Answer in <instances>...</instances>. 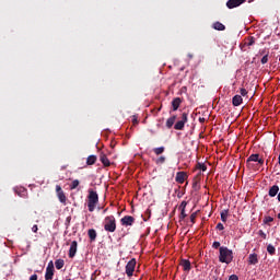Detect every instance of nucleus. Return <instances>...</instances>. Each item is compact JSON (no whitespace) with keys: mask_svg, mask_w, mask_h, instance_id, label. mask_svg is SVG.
<instances>
[{"mask_svg":"<svg viewBox=\"0 0 280 280\" xmlns=\"http://www.w3.org/2000/svg\"><path fill=\"white\" fill-rule=\"evenodd\" d=\"M187 121H189V115L187 113H183L180 119L177 122L176 115H173L167 118L166 128L170 130L174 126V130H185V124H187Z\"/></svg>","mask_w":280,"mask_h":280,"instance_id":"1","label":"nucleus"},{"mask_svg":"<svg viewBox=\"0 0 280 280\" xmlns=\"http://www.w3.org/2000/svg\"><path fill=\"white\" fill-rule=\"evenodd\" d=\"M219 261L226 265L231 264L233 261V250L226 246H221L219 248Z\"/></svg>","mask_w":280,"mask_h":280,"instance_id":"2","label":"nucleus"},{"mask_svg":"<svg viewBox=\"0 0 280 280\" xmlns=\"http://www.w3.org/2000/svg\"><path fill=\"white\" fill-rule=\"evenodd\" d=\"M97 202H100V196L97 195V191L90 189L88 195V209L90 213H93V211H95Z\"/></svg>","mask_w":280,"mask_h":280,"instance_id":"3","label":"nucleus"},{"mask_svg":"<svg viewBox=\"0 0 280 280\" xmlns=\"http://www.w3.org/2000/svg\"><path fill=\"white\" fill-rule=\"evenodd\" d=\"M104 231L107 233H115L117 231V219L115 215H107L103 221Z\"/></svg>","mask_w":280,"mask_h":280,"instance_id":"4","label":"nucleus"},{"mask_svg":"<svg viewBox=\"0 0 280 280\" xmlns=\"http://www.w3.org/2000/svg\"><path fill=\"white\" fill-rule=\"evenodd\" d=\"M137 266V259L131 258L126 265V275L127 277H132L135 275V268Z\"/></svg>","mask_w":280,"mask_h":280,"instance_id":"5","label":"nucleus"},{"mask_svg":"<svg viewBox=\"0 0 280 280\" xmlns=\"http://www.w3.org/2000/svg\"><path fill=\"white\" fill-rule=\"evenodd\" d=\"M54 272H55V268H54V261L50 260L46 267V273H45V279L46 280H51L54 279Z\"/></svg>","mask_w":280,"mask_h":280,"instance_id":"6","label":"nucleus"},{"mask_svg":"<svg viewBox=\"0 0 280 280\" xmlns=\"http://www.w3.org/2000/svg\"><path fill=\"white\" fill-rule=\"evenodd\" d=\"M56 191L59 202H61V205H67V195H65V191L62 190V187H60V185L56 186Z\"/></svg>","mask_w":280,"mask_h":280,"instance_id":"7","label":"nucleus"},{"mask_svg":"<svg viewBox=\"0 0 280 280\" xmlns=\"http://www.w3.org/2000/svg\"><path fill=\"white\" fill-rule=\"evenodd\" d=\"M121 226H132L135 224V217L125 215L120 219Z\"/></svg>","mask_w":280,"mask_h":280,"instance_id":"8","label":"nucleus"},{"mask_svg":"<svg viewBox=\"0 0 280 280\" xmlns=\"http://www.w3.org/2000/svg\"><path fill=\"white\" fill-rule=\"evenodd\" d=\"M242 3H246V0H228L226 8L233 10L234 8H240Z\"/></svg>","mask_w":280,"mask_h":280,"instance_id":"9","label":"nucleus"},{"mask_svg":"<svg viewBox=\"0 0 280 280\" xmlns=\"http://www.w3.org/2000/svg\"><path fill=\"white\" fill-rule=\"evenodd\" d=\"M187 178L186 172H177L175 176V183H178V185H183Z\"/></svg>","mask_w":280,"mask_h":280,"instance_id":"10","label":"nucleus"},{"mask_svg":"<svg viewBox=\"0 0 280 280\" xmlns=\"http://www.w3.org/2000/svg\"><path fill=\"white\" fill-rule=\"evenodd\" d=\"M75 253H78V241H72L69 248L70 259H73V257H75Z\"/></svg>","mask_w":280,"mask_h":280,"instance_id":"11","label":"nucleus"},{"mask_svg":"<svg viewBox=\"0 0 280 280\" xmlns=\"http://www.w3.org/2000/svg\"><path fill=\"white\" fill-rule=\"evenodd\" d=\"M248 264L249 266H257L259 264V256L256 253L249 254Z\"/></svg>","mask_w":280,"mask_h":280,"instance_id":"12","label":"nucleus"},{"mask_svg":"<svg viewBox=\"0 0 280 280\" xmlns=\"http://www.w3.org/2000/svg\"><path fill=\"white\" fill-rule=\"evenodd\" d=\"M179 266H182L184 272L191 270V261L189 259H182Z\"/></svg>","mask_w":280,"mask_h":280,"instance_id":"13","label":"nucleus"},{"mask_svg":"<svg viewBox=\"0 0 280 280\" xmlns=\"http://www.w3.org/2000/svg\"><path fill=\"white\" fill-rule=\"evenodd\" d=\"M242 102H244V98L240 94L234 95L232 98L233 106H242Z\"/></svg>","mask_w":280,"mask_h":280,"instance_id":"14","label":"nucleus"},{"mask_svg":"<svg viewBox=\"0 0 280 280\" xmlns=\"http://www.w3.org/2000/svg\"><path fill=\"white\" fill-rule=\"evenodd\" d=\"M100 161L104 165V167H110V160H108V156H106V154H101Z\"/></svg>","mask_w":280,"mask_h":280,"instance_id":"15","label":"nucleus"},{"mask_svg":"<svg viewBox=\"0 0 280 280\" xmlns=\"http://www.w3.org/2000/svg\"><path fill=\"white\" fill-rule=\"evenodd\" d=\"M182 100L180 97H176L172 101V107H173V110H178V108H180V104H182Z\"/></svg>","mask_w":280,"mask_h":280,"instance_id":"16","label":"nucleus"},{"mask_svg":"<svg viewBox=\"0 0 280 280\" xmlns=\"http://www.w3.org/2000/svg\"><path fill=\"white\" fill-rule=\"evenodd\" d=\"M278 194H279V186L278 185H273L269 188L270 198H275V196H277Z\"/></svg>","mask_w":280,"mask_h":280,"instance_id":"17","label":"nucleus"},{"mask_svg":"<svg viewBox=\"0 0 280 280\" xmlns=\"http://www.w3.org/2000/svg\"><path fill=\"white\" fill-rule=\"evenodd\" d=\"M88 235L90 237V242H95V240H97V231H95V229H90L88 231Z\"/></svg>","mask_w":280,"mask_h":280,"instance_id":"18","label":"nucleus"},{"mask_svg":"<svg viewBox=\"0 0 280 280\" xmlns=\"http://www.w3.org/2000/svg\"><path fill=\"white\" fill-rule=\"evenodd\" d=\"M213 30H217L218 32H224V30H226V26L222 24V22H214Z\"/></svg>","mask_w":280,"mask_h":280,"instance_id":"19","label":"nucleus"},{"mask_svg":"<svg viewBox=\"0 0 280 280\" xmlns=\"http://www.w3.org/2000/svg\"><path fill=\"white\" fill-rule=\"evenodd\" d=\"M55 267L57 270H62L65 268V260L62 258H59L55 261Z\"/></svg>","mask_w":280,"mask_h":280,"instance_id":"20","label":"nucleus"},{"mask_svg":"<svg viewBox=\"0 0 280 280\" xmlns=\"http://www.w3.org/2000/svg\"><path fill=\"white\" fill-rule=\"evenodd\" d=\"M96 161H97V156L96 155H90L86 159V165H95Z\"/></svg>","mask_w":280,"mask_h":280,"instance_id":"21","label":"nucleus"},{"mask_svg":"<svg viewBox=\"0 0 280 280\" xmlns=\"http://www.w3.org/2000/svg\"><path fill=\"white\" fill-rule=\"evenodd\" d=\"M257 161H259V154L255 153V154H252L248 159H247V163H257Z\"/></svg>","mask_w":280,"mask_h":280,"instance_id":"22","label":"nucleus"},{"mask_svg":"<svg viewBox=\"0 0 280 280\" xmlns=\"http://www.w3.org/2000/svg\"><path fill=\"white\" fill-rule=\"evenodd\" d=\"M154 154H156V156L163 154V152H165V147H158L153 149Z\"/></svg>","mask_w":280,"mask_h":280,"instance_id":"23","label":"nucleus"},{"mask_svg":"<svg viewBox=\"0 0 280 280\" xmlns=\"http://www.w3.org/2000/svg\"><path fill=\"white\" fill-rule=\"evenodd\" d=\"M165 161H166V158L164 155H162L160 158H156L154 160V163H155V165H163L165 163Z\"/></svg>","mask_w":280,"mask_h":280,"instance_id":"24","label":"nucleus"},{"mask_svg":"<svg viewBox=\"0 0 280 280\" xmlns=\"http://www.w3.org/2000/svg\"><path fill=\"white\" fill-rule=\"evenodd\" d=\"M267 253H269L272 256L275 255V253H277V248H275L272 244H269L267 246Z\"/></svg>","mask_w":280,"mask_h":280,"instance_id":"25","label":"nucleus"},{"mask_svg":"<svg viewBox=\"0 0 280 280\" xmlns=\"http://www.w3.org/2000/svg\"><path fill=\"white\" fill-rule=\"evenodd\" d=\"M196 167L197 170H201V172H207V165L205 163L198 162Z\"/></svg>","mask_w":280,"mask_h":280,"instance_id":"26","label":"nucleus"},{"mask_svg":"<svg viewBox=\"0 0 280 280\" xmlns=\"http://www.w3.org/2000/svg\"><path fill=\"white\" fill-rule=\"evenodd\" d=\"M228 218H229V210H223V211L221 212V220H222L223 222H226Z\"/></svg>","mask_w":280,"mask_h":280,"instance_id":"27","label":"nucleus"},{"mask_svg":"<svg viewBox=\"0 0 280 280\" xmlns=\"http://www.w3.org/2000/svg\"><path fill=\"white\" fill-rule=\"evenodd\" d=\"M80 185V180L78 179H74L72 180L71 185H70V189L73 190V189H78V186Z\"/></svg>","mask_w":280,"mask_h":280,"instance_id":"28","label":"nucleus"},{"mask_svg":"<svg viewBox=\"0 0 280 280\" xmlns=\"http://www.w3.org/2000/svg\"><path fill=\"white\" fill-rule=\"evenodd\" d=\"M270 222H275V218L272 217H265L262 220L264 224H270Z\"/></svg>","mask_w":280,"mask_h":280,"instance_id":"29","label":"nucleus"},{"mask_svg":"<svg viewBox=\"0 0 280 280\" xmlns=\"http://www.w3.org/2000/svg\"><path fill=\"white\" fill-rule=\"evenodd\" d=\"M254 44H255V37L253 36L248 37L246 42L247 47H253Z\"/></svg>","mask_w":280,"mask_h":280,"instance_id":"30","label":"nucleus"},{"mask_svg":"<svg viewBox=\"0 0 280 280\" xmlns=\"http://www.w3.org/2000/svg\"><path fill=\"white\" fill-rule=\"evenodd\" d=\"M198 215V212H192L190 214V222H191V225L196 224V218Z\"/></svg>","mask_w":280,"mask_h":280,"instance_id":"31","label":"nucleus"},{"mask_svg":"<svg viewBox=\"0 0 280 280\" xmlns=\"http://www.w3.org/2000/svg\"><path fill=\"white\" fill-rule=\"evenodd\" d=\"M65 226H66V229H69L71 226V215L66 218Z\"/></svg>","mask_w":280,"mask_h":280,"instance_id":"32","label":"nucleus"},{"mask_svg":"<svg viewBox=\"0 0 280 280\" xmlns=\"http://www.w3.org/2000/svg\"><path fill=\"white\" fill-rule=\"evenodd\" d=\"M268 54H266L265 56H262V58H261V60H260V62H261V65H268Z\"/></svg>","mask_w":280,"mask_h":280,"instance_id":"33","label":"nucleus"},{"mask_svg":"<svg viewBox=\"0 0 280 280\" xmlns=\"http://www.w3.org/2000/svg\"><path fill=\"white\" fill-rule=\"evenodd\" d=\"M240 93H241V97H246V95H248V91L246 89H244V88H242L240 90Z\"/></svg>","mask_w":280,"mask_h":280,"instance_id":"34","label":"nucleus"},{"mask_svg":"<svg viewBox=\"0 0 280 280\" xmlns=\"http://www.w3.org/2000/svg\"><path fill=\"white\" fill-rule=\"evenodd\" d=\"M266 54H268V55L270 54V52L268 51V49H266V48L258 51V55H259V56H262V57L266 56Z\"/></svg>","mask_w":280,"mask_h":280,"instance_id":"35","label":"nucleus"},{"mask_svg":"<svg viewBox=\"0 0 280 280\" xmlns=\"http://www.w3.org/2000/svg\"><path fill=\"white\" fill-rule=\"evenodd\" d=\"M187 209V201H182L180 205H179V210H185Z\"/></svg>","mask_w":280,"mask_h":280,"instance_id":"36","label":"nucleus"},{"mask_svg":"<svg viewBox=\"0 0 280 280\" xmlns=\"http://www.w3.org/2000/svg\"><path fill=\"white\" fill-rule=\"evenodd\" d=\"M179 211H180L179 219L185 220V218H187V213L185 212V210H179Z\"/></svg>","mask_w":280,"mask_h":280,"instance_id":"37","label":"nucleus"},{"mask_svg":"<svg viewBox=\"0 0 280 280\" xmlns=\"http://www.w3.org/2000/svg\"><path fill=\"white\" fill-rule=\"evenodd\" d=\"M258 235H259L260 237H262V240H266V237H267L266 232H264V230H259V231H258Z\"/></svg>","mask_w":280,"mask_h":280,"instance_id":"38","label":"nucleus"},{"mask_svg":"<svg viewBox=\"0 0 280 280\" xmlns=\"http://www.w3.org/2000/svg\"><path fill=\"white\" fill-rule=\"evenodd\" d=\"M217 231H224V224L218 223L217 224Z\"/></svg>","mask_w":280,"mask_h":280,"instance_id":"39","label":"nucleus"},{"mask_svg":"<svg viewBox=\"0 0 280 280\" xmlns=\"http://www.w3.org/2000/svg\"><path fill=\"white\" fill-rule=\"evenodd\" d=\"M16 194H19L20 196H23L22 194H25V188H20V191L19 189H15Z\"/></svg>","mask_w":280,"mask_h":280,"instance_id":"40","label":"nucleus"},{"mask_svg":"<svg viewBox=\"0 0 280 280\" xmlns=\"http://www.w3.org/2000/svg\"><path fill=\"white\" fill-rule=\"evenodd\" d=\"M212 248H220V242L214 241L212 244Z\"/></svg>","mask_w":280,"mask_h":280,"instance_id":"41","label":"nucleus"},{"mask_svg":"<svg viewBox=\"0 0 280 280\" xmlns=\"http://www.w3.org/2000/svg\"><path fill=\"white\" fill-rule=\"evenodd\" d=\"M229 280H240V277H237V275H231Z\"/></svg>","mask_w":280,"mask_h":280,"instance_id":"42","label":"nucleus"},{"mask_svg":"<svg viewBox=\"0 0 280 280\" xmlns=\"http://www.w3.org/2000/svg\"><path fill=\"white\" fill-rule=\"evenodd\" d=\"M32 231H33V233H38V225H33L32 226Z\"/></svg>","mask_w":280,"mask_h":280,"instance_id":"43","label":"nucleus"},{"mask_svg":"<svg viewBox=\"0 0 280 280\" xmlns=\"http://www.w3.org/2000/svg\"><path fill=\"white\" fill-rule=\"evenodd\" d=\"M30 280H38V276L36 273H34L30 277Z\"/></svg>","mask_w":280,"mask_h":280,"instance_id":"44","label":"nucleus"},{"mask_svg":"<svg viewBox=\"0 0 280 280\" xmlns=\"http://www.w3.org/2000/svg\"><path fill=\"white\" fill-rule=\"evenodd\" d=\"M257 163H258L259 165H264V159H259V158H258Z\"/></svg>","mask_w":280,"mask_h":280,"instance_id":"45","label":"nucleus"},{"mask_svg":"<svg viewBox=\"0 0 280 280\" xmlns=\"http://www.w3.org/2000/svg\"><path fill=\"white\" fill-rule=\"evenodd\" d=\"M277 198H278V202H280V190L278 191Z\"/></svg>","mask_w":280,"mask_h":280,"instance_id":"46","label":"nucleus"},{"mask_svg":"<svg viewBox=\"0 0 280 280\" xmlns=\"http://www.w3.org/2000/svg\"><path fill=\"white\" fill-rule=\"evenodd\" d=\"M106 211H108L107 209H105L104 211H103V213H106Z\"/></svg>","mask_w":280,"mask_h":280,"instance_id":"47","label":"nucleus"},{"mask_svg":"<svg viewBox=\"0 0 280 280\" xmlns=\"http://www.w3.org/2000/svg\"><path fill=\"white\" fill-rule=\"evenodd\" d=\"M278 219L280 220V212L278 213Z\"/></svg>","mask_w":280,"mask_h":280,"instance_id":"48","label":"nucleus"},{"mask_svg":"<svg viewBox=\"0 0 280 280\" xmlns=\"http://www.w3.org/2000/svg\"><path fill=\"white\" fill-rule=\"evenodd\" d=\"M55 280H58V279H55Z\"/></svg>","mask_w":280,"mask_h":280,"instance_id":"49","label":"nucleus"}]
</instances>
